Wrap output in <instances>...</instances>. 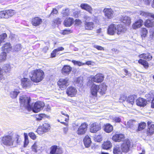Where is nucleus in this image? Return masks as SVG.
<instances>
[{
  "label": "nucleus",
  "mask_w": 154,
  "mask_h": 154,
  "mask_svg": "<svg viewBox=\"0 0 154 154\" xmlns=\"http://www.w3.org/2000/svg\"><path fill=\"white\" fill-rule=\"evenodd\" d=\"M20 101L21 106H24L28 111L32 110L34 112H38L42 109L45 103L40 101L35 102L33 107L31 105V100L30 97H20Z\"/></svg>",
  "instance_id": "f257e3e1"
},
{
  "label": "nucleus",
  "mask_w": 154,
  "mask_h": 154,
  "mask_svg": "<svg viewBox=\"0 0 154 154\" xmlns=\"http://www.w3.org/2000/svg\"><path fill=\"white\" fill-rule=\"evenodd\" d=\"M44 72L40 69L32 71L30 75L31 81L36 83L42 81L44 79Z\"/></svg>",
  "instance_id": "f03ea898"
},
{
  "label": "nucleus",
  "mask_w": 154,
  "mask_h": 154,
  "mask_svg": "<svg viewBox=\"0 0 154 154\" xmlns=\"http://www.w3.org/2000/svg\"><path fill=\"white\" fill-rule=\"evenodd\" d=\"M82 20L84 22V27L85 29L88 30H92L95 27L94 23L92 22L89 21L91 19L90 17L85 15L83 17Z\"/></svg>",
  "instance_id": "7ed1b4c3"
},
{
  "label": "nucleus",
  "mask_w": 154,
  "mask_h": 154,
  "mask_svg": "<svg viewBox=\"0 0 154 154\" xmlns=\"http://www.w3.org/2000/svg\"><path fill=\"white\" fill-rule=\"evenodd\" d=\"M2 49V52L0 55V59L1 60H4L6 59L7 53L12 50V46L10 43L7 42L4 44Z\"/></svg>",
  "instance_id": "20e7f679"
},
{
  "label": "nucleus",
  "mask_w": 154,
  "mask_h": 154,
  "mask_svg": "<svg viewBox=\"0 0 154 154\" xmlns=\"http://www.w3.org/2000/svg\"><path fill=\"white\" fill-rule=\"evenodd\" d=\"M2 142L4 145L10 146L13 145L14 143V140L11 136H6L3 137Z\"/></svg>",
  "instance_id": "39448f33"
},
{
  "label": "nucleus",
  "mask_w": 154,
  "mask_h": 154,
  "mask_svg": "<svg viewBox=\"0 0 154 154\" xmlns=\"http://www.w3.org/2000/svg\"><path fill=\"white\" fill-rule=\"evenodd\" d=\"M104 78V75L102 74L98 73L94 76H90L89 78V80H93L94 82L99 83L102 82Z\"/></svg>",
  "instance_id": "423d86ee"
},
{
  "label": "nucleus",
  "mask_w": 154,
  "mask_h": 154,
  "mask_svg": "<svg viewBox=\"0 0 154 154\" xmlns=\"http://www.w3.org/2000/svg\"><path fill=\"white\" fill-rule=\"evenodd\" d=\"M105 16L108 19H111L114 16V11L111 8H105L103 10Z\"/></svg>",
  "instance_id": "0eeeda50"
},
{
  "label": "nucleus",
  "mask_w": 154,
  "mask_h": 154,
  "mask_svg": "<svg viewBox=\"0 0 154 154\" xmlns=\"http://www.w3.org/2000/svg\"><path fill=\"white\" fill-rule=\"evenodd\" d=\"M69 79L67 78L60 79L58 82V85L62 90L66 88L69 85Z\"/></svg>",
  "instance_id": "6e6552de"
},
{
  "label": "nucleus",
  "mask_w": 154,
  "mask_h": 154,
  "mask_svg": "<svg viewBox=\"0 0 154 154\" xmlns=\"http://www.w3.org/2000/svg\"><path fill=\"white\" fill-rule=\"evenodd\" d=\"M88 125L85 123L81 124L77 129L76 130V133L79 135H83L87 131L88 128Z\"/></svg>",
  "instance_id": "1a4fd4ad"
},
{
  "label": "nucleus",
  "mask_w": 154,
  "mask_h": 154,
  "mask_svg": "<svg viewBox=\"0 0 154 154\" xmlns=\"http://www.w3.org/2000/svg\"><path fill=\"white\" fill-rule=\"evenodd\" d=\"M21 85L23 88H29L32 85L33 83L28 78H23L21 79Z\"/></svg>",
  "instance_id": "9d476101"
},
{
  "label": "nucleus",
  "mask_w": 154,
  "mask_h": 154,
  "mask_svg": "<svg viewBox=\"0 0 154 154\" xmlns=\"http://www.w3.org/2000/svg\"><path fill=\"white\" fill-rule=\"evenodd\" d=\"M130 147V141L128 140H126L121 145V148L123 152H127L129 151Z\"/></svg>",
  "instance_id": "9b49d317"
},
{
  "label": "nucleus",
  "mask_w": 154,
  "mask_h": 154,
  "mask_svg": "<svg viewBox=\"0 0 154 154\" xmlns=\"http://www.w3.org/2000/svg\"><path fill=\"white\" fill-rule=\"evenodd\" d=\"M101 125L100 124L94 122L91 125L90 131L92 133H95L101 129Z\"/></svg>",
  "instance_id": "f8f14e48"
},
{
  "label": "nucleus",
  "mask_w": 154,
  "mask_h": 154,
  "mask_svg": "<svg viewBox=\"0 0 154 154\" xmlns=\"http://www.w3.org/2000/svg\"><path fill=\"white\" fill-rule=\"evenodd\" d=\"M51 154H60L62 152V148L56 145L52 146L50 148Z\"/></svg>",
  "instance_id": "ddd939ff"
},
{
  "label": "nucleus",
  "mask_w": 154,
  "mask_h": 154,
  "mask_svg": "<svg viewBox=\"0 0 154 154\" xmlns=\"http://www.w3.org/2000/svg\"><path fill=\"white\" fill-rule=\"evenodd\" d=\"M148 128L147 129L146 134L147 136H150L154 133V124H152L151 122H147Z\"/></svg>",
  "instance_id": "4468645a"
},
{
  "label": "nucleus",
  "mask_w": 154,
  "mask_h": 154,
  "mask_svg": "<svg viewBox=\"0 0 154 154\" xmlns=\"http://www.w3.org/2000/svg\"><path fill=\"white\" fill-rule=\"evenodd\" d=\"M116 25L114 24H110L108 27L107 32L108 34L113 35L116 32Z\"/></svg>",
  "instance_id": "2eb2a0df"
},
{
  "label": "nucleus",
  "mask_w": 154,
  "mask_h": 154,
  "mask_svg": "<svg viewBox=\"0 0 154 154\" xmlns=\"http://www.w3.org/2000/svg\"><path fill=\"white\" fill-rule=\"evenodd\" d=\"M80 7L82 9L86 11L90 14H92L93 9L91 6L88 4L82 3L81 4Z\"/></svg>",
  "instance_id": "dca6fc26"
},
{
  "label": "nucleus",
  "mask_w": 154,
  "mask_h": 154,
  "mask_svg": "<svg viewBox=\"0 0 154 154\" xmlns=\"http://www.w3.org/2000/svg\"><path fill=\"white\" fill-rule=\"evenodd\" d=\"M98 91L101 95L105 93L106 90V86L105 84L102 83L98 85Z\"/></svg>",
  "instance_id": "f3484780"
},
{
  "label": "nucleus",
  "mask_w": 154,
  "mask_h": 154,
  "mask_svg": "<svg viewBox=\"0 0 154 154\" xmlns=\"http://www.w3.org/2000/svg\"><path fill=\"white\" fill-rule=\"evenodd\" d=\"M147 102L146 100L140 97H139L136 100L137 105L141 107L145 106Z\"/></svg>",
  "instance_id": "a211bd4d"
},
{
  "label": "nucleus",
  "mask_w": 154,
  "mask_h": 154,
  "mask_svg": "<svg viewBox=\"0 0 154 154\" xmlns=\"http://www.w3.org/2000/svg\"><path fill=\"white\" fill-rule=\"evenodd\" d=\"M124 139V136L122 134H115L112 137V139L115 141L120 142L123 140Z\"/></svg>",
  "instance_id": "6ab92c4d"
},
{
  "label": "nucleus",
  "mask_w": 154,
  "mask_h": 154,
  "mask_svg": "<svg viewBox=\"0 0 154 154\" xmlns=\"http://www.w3.org/2000/svg\"><path fill=\"white\" fill-rule=\"evenodd\" d=\"M76 89L73 87H68L66 90V93L68 95H75L77 93Z\"/></svg>",
  "instance_id": "aec40b11"
},
{
  "label": "nucleus",
  "mask_w": 154,
  "mask_h": 154,
  "mask_svg": "<svg viewBox=\"0 0 154 154\" xmlns=\"http://www.w3.org/2000/svg\"><path fill=\"white\" fill-rule=\"evenodd\" d=\"M42 22V19L38 17H35L32 20V25L35 26H39Z\"/></svg>",
  "instance_id": "412c9836"
},
{
  "label": "nucleus",
  "mask_w": 154,
  "mask_h": 154,
  "mask_svg": "<svg viewBox=\"0 0 154 154\" xmlns=\"http://www.w3.org/2000/svg\"><path fill=\"white\" fill-rule=\"evenodd\" d=\"M98 85L94 83L93 84L90 88L91 94L94 96L97 95L98 91Z\"/></svg>",
  "instance_id": "4be33fe9"
},
{
  "label": "nucleus",
  "mask_w": 154,
  "mask_h": 154,
  "mask_svg": "<svg viewBox=\"0 0 154 154\" xmlns=\"http://www.w3.org/2000/svg\"><path fill=\"white\" fill-rule=\"evenodd\" d=\"M116 32L117 34L124 33L126 31V28L121 24L116 25Z\"/></svg>",
  "instance_id": "5701e85b"
},
{
  "label": "nucleus",
  "mask_w": 154,
  "mask_h": 154,
  "mask_svg": "<svg viewBox=\"0 0 154 154\" xmlns=\"http://www.w3.org/2000/svg\"><path fill=\"white\" fill-rule=\"evenodd\" d=\"M143 24V20L141 19H139L133 24L132 27L134 29H136L142 26Z\"/></svg>",
  "instance_id": "b1692460"
},
{
  "label": "nucleus",
  "mask_w": 154,
  "mask_h": 154,
  "mask_svg": "<svg viewBox=\"0 0 154 154\" xmlns=\"http://www.w3.org/2000/svg\"><path fill=\"white\" fill-rule=\"evenodd\" d=\"M103 128L106 132L109 133L112 132L113 130V126L109 124H106L104 125Z\"/></svg>",
  "instance_id": "393cba45"
},
{
  "label": "nucleus",
  "mask_w": 154,
  "mask_h": 154,
  "mask_svg": "<svg viewBox=\"0 0 154 154\" xmlns=\"http://www.w3.org/2000/svg\"><path fill=\"white\" fill-rule=\"evenodd\" d=\"M72 70V68L69 66H64L62 69V73L64 75L69 74Z\"/></svg>",
  "instance_id": "a878e982"
},
{
  "label": "nucleus",
  "mask_w": 154,
  "mask_h": 154,
  "mask_svg": "<svg viewBox=\"0 0 154 154\" xmlns=\"http://www.w3.org/2000/svg\"><path fill=\"white\" fill-rule=\"evenodd\" d=\"M4 11L6 19H8L11 17L15 13L14 11L11 9L5 10Z\"/></svg>",
  "instance_id": "bb28decb"
},
{
  "label": "nucleus",
  "mask_w": 154,
  "mask_h": 154,
  "mask_svg": "<svg viewBox=\"0 0 154 154\" xmlns=\"http://www.w3.org/2000/svg\"><path fill=\"white\" fill-rule=\"evenodd\" d=\"M41 147L39 143L37 142H35L32 146L31 149L32 151L36 152L38 151L40 149Z\"/></svg>",
  "instance_id": "cd10ccee"
},
{
  "label": "nucleus",
  "mask_w": 154,
  "mask_h": 154,
  "mask_svg": "<svg viewBox=\"0 0 154 154\" xmlns=\"http://www.w3.org/2000/svg\"><path fill=\"white\" fill-rule=\"evenodd\" d=\"M73 22V18L69 17L66 18L64 22V24L65 26L68 27L72 25Z\"/></svg>",
  "instance_id": "c85d7f7f"
},
{
  "label": "nucleus",
  "mask_w": 154,
  "mask_h": 154,
  "mask_svg": "<svg viewBox=\"0 0 154 154\" xmlns=\"http://www.w3.org/2000/svg\"><path fill=\"white\" fill-rule=\"evenodd\" d=\"M22 48V46L20 44L14 45L12 46V51L13 52H18L20 51Z\"/></svg>",
  "instance_id": "c756f323"
},
{
  "label": "nucleus",
  "mask_w": 154,
  "mask_h": 154,
  "mask_svg": "<svg viewBox=\"0 0 154 154\" xmlns=\"http://www.w3.org/2000/svg\"><path fill=\"white\" fill-rule=\"evenodd\" d=\"M85 145L86 147H88L91 145V141L90 137L88 136H86L84 139Z\"/></svg>",
  "instance_id": "7c9ffc66"
},
{
  "label": "nucleus",
  "mask_w": 154,
  "mask_h": 154,
  "mask_svg": "<svg viewBox=\"0 0 154 154\" xmlns=\"http://www.w3.org/2000/svg\"><path fill=\"white\" fill-rule=\"evenodd\" d=\"M120 20L123 23L127 25H129L131 23V19L128 16L122 17L121 18Z\"/></svg>",
  "instance_id": "2f4dec72"
},
{
  "label": "nucleus",
  "mask_w": 154,
  "mask_h": 154,
  "mask_svg": "<svg viewBox=\"0 0 154 154\" xmlns=\"http://www.w3.org/2000/svg\"><path fill=\"white\" fill-rule=\"evenodd\" d=\"M11 66L9 64H5L3 65L2 69L6 73H9L11 70Z\"/></svg>",
  "instance_id": "473e14b6"
},
{
  "label": "nucleus",
  "mask_w": 154,
  "mask_h": 154,
  "mask_svg": "<svg viewBox=\"0 0 154 154\" xmlns=\"http://www.w3.org/2000/svg\"><path fill=\"white\" fill-rule=\"evenodd\" d=\"M102 146L103 149H108L112 147V144L110 141H107L104 143Z\"/></svg>",
  "instance_id": "72a5a7b5"
},
{
  "label": "nucleus",
  "mask_w": 154,
  "mask_h": 154,
  "mask_svg": "<svg viewBox=\"0 0 154 154\" xmlns=\"http://www.w3.org/2000/svg\"><path fill=\"white\" fill-rule=\"evenodd\" d=\"M122 149L119 146H115L113 149L114 154H122Z\"/></svg>",
  "instance_id": "f704fd0d"
},
{
  "label": "nucleus",
  "mask_w": 154,
  "mask_h": 154,
  "mask_svg": "<svg viewBox=\"0 0 154 154\" xmlns=\"http://www.w3.org/2000/svg\"><path fill=\"white\" fill-rule=\"evenodd\" d=\"M75 83L77 86L82 87L83 85L82 78L81 77L77 78L75 81Z\"/></svg>",
  "instance_id": "c9c22d12"
},
{
  "label": "nucleus",
  "mask_w": 154,
  "mask_h": 154,
  "mask_svg": "<svg viewBox=\"0 0 154 154\" xmlns=\"http://www.w3.org/2000/svg\"><path fill=\"white\" fill-rule=\"evenodd\" d=\"M139 57L140 58H143L148 60H151L152 58V56L149 53L141 54Z\"/></svg>",
  "instance_id": "e433bc0d"
},
{
  "label": "nucleus",
  "mask_w": 154,
  "mask_h": 154,
  "mask_svg": "<svg viewBox=\"0 0 154 154\" xmlns=\"http://www.w3.org/2000/svg\"><path fill=\"white\" fill-rule=\"evenodd\" d=\"M43 131L46 132L50 129V126L49 124L45 123L41 126Z\"/></svg>",
  "instance_id": "4c0bfd02"
},
{
  "label": "nucleus",
  "mask_w": 154,
  "mask_h": 154,
  "mask_svg": "<svg viewBox=\"0 0 154 154\" xmlns=\"http://www.w3.org/2000/svg\"><path fill=\"white\" fill-rule=\"evenodd\" d=\"M144 25L148 27H152L153 26V22L150 20H147L145 22Z\"/></svg>",
  "instance_id": "58836bf2"
},
{
  "label": "nucleus",
  "mask_w": 154,
  "mask_h": 154,
  "mask_svg": "<svg viewBox=\"0 0 154 154\" xmlns=\"http://www.w3.org/2000/svg\"><path fill=\"white\" fill-rule=\"evenodd\" d=\"M7 35L5 33H2L0 35V45L2 43L5 41V40L7 38Z\"/></svg>",
  "instance_id": "ea45409f"
},
{
  "label": "nucleus",
  "mask_w": 154,
  "mask_h": 154,
  "mask_svg": "<svg viewBox=\"0 0 154 154\" xmlns=\"http://www.w3.org/2000/svg\"><path fill=\"white\" fill-rule=\"evenodd\" d=\"M135 122V121L134 120H129L127 122L126 124H125V125L127 127L131 128H132L134 122Z\"/></svg>",
  "instance_id": "a19ab883"
},
{
  "label": "nucleus",
  "mask_w": 154,
  "mask_h": 154,
  "mask_svg": "<svg viewBox=\"0 0 154 154\" xmlns=\"http://www.w3.org/2000/svg\"><path fill=\"white\" fill-rule=\"evenodd\" d=\"M146 125V123L143 122L140 123L139 124L137 131H140L144 129Z\"/></svg>",
  "instance_id": "79ce46f5"
},
{
  "label": "nucleus",
  "mask_w": 154,
  "mask_h": 154,
  "mask_svg": "<svg viewBox=\"0 0 154 154\" xmlns=\"http://www.w3.org/2000/svg\"><path fill=\"white\" fill-rule=\"evenodd\" d=\"M62 14L63 17L68 16L70 14V11L69 9L67 8L63 10L62 11Z\"/></svg>",
  "instance_id": "37998d69"
},
{
  "label": "nucleus",
  "mask_w": 154,
  "mask_h": 154,
  "mask_svg": "<svg viewBox=\"0 0 154 154\" xmlns=\"http://www.w3.org/2000/svg\"><path fill=\"white\" fill-rule=\"evenodd\" d=\"M147 33V30L146 29L142 28L141 29V36L142 38H145L146 36Z\"/></svg>",
  "instance_id": "c03bdc74"
},
{
  "label": "nucleus",
  "mask_w": 154,
  "mask_h": 154,
  "mask_svg": "<svg viewBox=\"0 0 154 154\" xmlns=\"http://www.w3.org/2000/svg\"><path fill=\"white\" fill-rule=\"evenodd\" d=\"M138 62L143 65L144 67L147 66L148 67V64L147 62L145 60L140 59L138 61Z\"/></svg>",
  "instance_id": "a18cd8bd"
},
{
  "label": "nucleus",
  "mask_w": 154,
  "mask_h": 154,
  "mask_svg": "<svg viewBox=\"0 0 154 154\" xmlns=\"http://www.w3.org/2000/svg\"><path fill=\"white\" fill-rule=\"evenodd\" d=\"M72 62L75 65H77L79 66H80L83 65H85V63H82L79 61H76L75 60H73L72 61Z\"/></svg>",
  "instance_id": "49530a36"
},
{
  "label": "nucleus",
  "mask_w": 154,
  "mask_h": 154,
  "mask_svg": "<svg viewBox=\"0 0 154 154\" xmlns=\"http://www.w3.org/2000/svg\"><path fill=\"white\" fill-rule=\"evenodd\" d=\"M3 71L2 69L0 67V81L2 82H3V81L5 79V78L4 77L3 75Z\"/></svg>",
  "instance_id": "de8ad7c7"
},
{
  "label": "nucleus",
  "mask_w": 154,
  "mask_h": 154,
  "mask_svg": "<svg viewBox=\"0 0 154 154\" xmlns=\"http://www.w3.org/2000/svg\"><path fill=\"white\" fill-rule=\"evenodd\" d=\"M20 93V92L18 90L15 89L10 92V95L13 96H17Z\"/></svg>",
  "instance_id": "09e8293b"
},
{
  "label": "nucleus",
  "mask_w": 154,
  "mask_h": 154,
  "mask_svg": "<svg viewBox=\"0 0 154 154\" xmlns=\"http://www.w3.org/2000/svg\"><path fill=\"white\" fill-rule=\"evenodd\" d=\"M126 99L127 101L131 105H133L134 103V97H127Z\"/></svg>",
  "instance_id": "8fccbe9b"
},
{
  "label": "nucleus",
  "mask_w": 154,
  "mask_h": 154,
  "mask_svg": "<svg viewBox=\"0 0 154 154\" xmlns=\"http://www.w3.org/2000/svg\"><path fill=\"white\" fill-rule=\"evenodd\" d=\"M140 15L145 17H149L150 13L146 12L143 11H140L139 13Z\"/></svg>",
  "instance_id": "3c124183"
},
{
  "label": "nucleus",
  "mask_w": 154,
  "mask_h": 154,
  "mask_svg": "<svg viewBox=\"0 0 154 154\" xmlns=\"http://www.w3.org/2000/svg\"><path fill=\"white\" fill-rule=\"evenodd\" d=\"M102 137L100 135L96 136L94 137V140L96 141L100 142L102 140Z\"/></svg>",
  "instance_id": "603ef678"
},
{
  "label": "nucleus",
  "mask_w": 154,
  "mask_h": 154,
  "mask_svg": "<svg viewBox=\"0 0 154 154\" xmlns=\"http://www.w3.org/2000/svg\"><path fill=\"white\" fill-rule=\"evenodd\" d=\"M112 119L116 122H119L121 121V119L119 117H112Z\"/></svg>",
  "instance_id": "864d4df0"
},
{
  "label": "nucleus",
  "mask_w": 154,
  "mask_h": 154,
  "mask_svg": "<svg viewBox=\"0 0 154 154\" xmlns=\"http://www.w3.org/2000/svg\"><path fill=\"white\" fill-rule=\"evenodd\" d=\"M62 21V19L59 18H56L55 19L53 20V22L54 23H56L57 24H59L61 23Z\"/></svg>",
  "instance_id": "5fc2aeb1"
},
{
  "label": "nucleus",
  "mask_w": 154,
  "mask_h": 154,
  "mask_svg": "<svg viewBox=\"0 0 154 154\" xmlns=\"http://www.w3.org/2000/svg\"><path fill=\"white\" fill-rule=\"evenodd\" d=\"M29 137L32 140H35L36 138V136L35 134L33 132H30L29 133Z\"/></svg>",
  "instance_id": "6e6d98bb"
},
{
  "label": "nucleus",
  "mask_w": 154,
  "mask_h": 154,
  "mask_svg": "<svg viewBox=\"0 0 154 154\" xmlns=\"http://www.w3.org/2000/svg\"><path fill=\"white\" fill-rule=\"evenodd\" d=\"M36 131L38 134L40 135H41L44 132H45L43 131V129L41 126L38 128Z\"/></svg>",
  "instance_id": "4d7b16f0"
},
{
  "label": "nucleus",
  "mask_w": 154,
  "mask_h": 154,
  "mask_svg": "<svg viewBox=\"0 0 154 154\" xmlns=\"http://www.w3.org/2000/svg\"><path fill=\"white\" fill-rule=\"evenodd\" d=\"M25 140L24 143V146L26 147L28 144L29 140L28 139V137L27 135H25Z\"/></svg>",
  "instance_id": "13d9d810"
},
{
  "label": "nucleus",
  "mask_w": 154,
  "mask_h": 154,
  "mask_svg": "<svg viewBox=\"0 0 154 154\" xmlns=\"http://www.w3.org/2000/svg\"><path fill=\"white\" fill-rule=\"evenodd\" d=\"M72 32V31L66 29L64 30L62 32V33L63 35H66L68 34H69L70 33Z\"/></svg>",
  "instance_id": "bf43d9fd"
},
{
  "label": "nucleus",
  "mask_w": 154,
  "mask_h": 154,
  "mask_svg": "<svg viewBox=\"0 0 154 154\" xmlns=\"http://www.w3.org/2000/svg\"><path fill=\"white\" fill-rule=\"evenodd\" d=\"M58 12V11L56 9L53 8L50 14V16L54 15V14H57Z\"/></svg>",
  "instance_id": "052dcab7"
},
{
  "label": "nucleus",
  "mask_w": 154,
  "mask_h": 154,
  "mask_svg": "<svg viewBox=\"0 0 154 154\" xmlns=\"http://www.w3.org/2000/svg\"><path fill=\"white\" fill-rule=\"evenodd\" d=\"M3 18H5V11H0V19Z\"/></svg>",
  "instance_id": "680f3d73"
},
{
  "label": "nucleus",
  "mask_w": 154,
  "mask_h": 154,
  "mask_svg": "<svg viewBox=\"0 0 154 154\" xmlns=\"http://www.w3.org/2000/svg\"><path fill=\"white\" fill-rule=\"evenodd\" d=\"M44 116V114H40L36 116V118L38 120H40L42 119Z\"/></svg>",
  "instance_id": "e2e57ef3"
},
{
  "label": "nucleus",
  "mask_w": 154,
  "mask_h": 154,
  "mask_svg": "<svg viewBox=\"0 0 154 154\" xmlns=\"http://www.w3.org/2000/svg\"><path fill=\"white\" fill-rule=\"evenodd\" d=\"M94 48H96L99 50H104V48L102 46L97 45H94Z\"/></svg>",
  "instance_id": "0e129e2a"
},
{
  "label": "nucleus",
  "mask_w": 154,
  "mask_h": 154,
  "mask_svg": "<svg viewBox=\"0 0 154 154\" xmlns=\"http://www.w3.org/2000/svg\"><path fill=\"white\" fill-rule=\"evenodd\" d=\"M61 113L62 115H64L66 117L65 119V121L66 122L67 121H68L69 120V116L67 114H66L65 112H61Z\"/></svg>",
  "instance_id": "69168bd1"
},
{
  "label": "nucleus",
  "mask_w": 154,
  "mask_h": 154,
  "mask_svg": "<svg viewBox=\"0 0 154 154\" xmlns=\"http://www.w3.org/2000/svg\"><path fill=\"white\" fill-rule=\"evenodd\" d=\"M75 22V24L78 26L81 25L82 23L81 20L79 19H76Z\"/></svg>",
  "instance_id": "338daca9"
},
{
  "label": "nucleus",
  "mask_w": 154,
  "mask_h": 154,
  "mask_svg": "<svg viewBox=\"0 0 154 154\" xmlns=\"http://www.w3.org/2000/svg\"><path fill=\"white\" fill-rule=\"evenodd\" d=\"M57 52L55 51V49L51 53V56L52 57H56V53Z\"/></svg>",
  "instance_id": "774afa93"
}]
</instances>
